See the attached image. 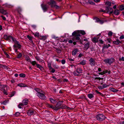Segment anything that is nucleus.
<instances>
[{"label":"nucleus","mask_w":124,"mask_h":124,"mask_svg":"<svg viewBox=\"0 0 124 124\" xmlns=\"http://www.w3.org/2000/svg\"><path fill=\"white\" fill-rule=\"evenodd\" d=\"M68 59L70 61L73 62L74 61V60L71 58H69Z\"/></svg>","instance_id":"nucleus-52"},{"label":"nucleus","mask_w":124,"mask_h":124,"mask_svg":"<svg viewBox=\"0 0 124 124\" xmlns=\"http://www.w3.org/2000/svg\"><path fill=\"white\" fill-rule=\"evenodd\" d=\"M31 64L33 65H34L35 64H36V62L35 61H32L31 62Z\"/></svg>","instance_id":"nucleus-43"},{"label":"nucleus","mask_w":124,"mask_h":124,"mask_svg":"<svg viewBox=\"0 0 124 124\" xmlns=\"http://www.w3.org/2000/svg\"><path fill=\"white\" fill-rule=\"evenodd\" d=\"M99 43H100L101 44H103L104 43V41H102V40L101 39H100L99 40Z\"/></svg>","instance_id":"nucleus-46"},{"label":"nucleus","mask_w":124,"mask_h":124,"mask_svg":"<svg viewBox=\"0 0 124 124\" xmlns=\"http://www.w3.org/2000/svg\"><path fill=\"white\" fill-rule=\"evenodd\" d=\"M115 59L113 58H107L103 60V61L106 63H108L109 65L113 63L115 61Z\"/></svg>","instance_id":"nucleus-1"},{"label":"nucleus","mask_w":124,"mask_h":124,"mask_svg":"<svg viewBox=\"0 0 124 124\" xmlns=\"http://www.w3.org/2000/svg\"><path fill=\"white\" fill-rule=\"evenodd\" d=\"M89 46H90V42H88L84 45V48L85 49V50L89 48Z\"/></svg>","instance_id":"nucleus-11"},{"label":"nucleus","mask_w":124,"mask_h":124,"mask_svg":"<svg viewBox=\"0 0 124 124\" xmlns=\"http://www.w3.org/2000/svg\"><path fill=\"white\" fill-rule=\"evenodd\" d=\"M124 38V35H122L119 38L120 39H122Z\"/></svg>","instance_id":"nucleus-56"},{"label":"nucleus","mask_w":124,"mask_h":124,"mask_svg":"<svg viewBox=\"0 0 124 124\" xmlns=\"http://www.w3.org/2000/svg\"><path fill=\"white\" fill-rule=\"evenodd\" d=\"M97 87L100 89H103L102 86H98Z\"/></svg>","instance_id":"nucleus-57"},{"label":"nucleus","mask_w":124,"mask_h":124,"mask_svg":"<svg viewBox=\"0 0 124 124\" xmlns=\"http://www.w3.org/2000/svg\"><path fill=\"white\" fill-rule=\"evenodd\" d=\"M105 4L108 6V7H110L111 6V3L109 1H107L106 2Z\"/></svg>","instance_id":"nucleus-26"},{"label":"nucleus","mask_w":124,"mask_h":124,"mask_svg":"<svg viewBox=\"0 0 124 124\" xmlns=\"http://www.w3.org/2000/svg\"><path fill=\"white\" fill-rule=\"evenodd\" d=\"M111 90L114 92H116L118 91V90H116V89L113 88H111Z\"/></svg>","instance_id":"nucleus-37"},{"label":"nucleus","mask_w":124,"mask_h":124,"mask_svg":"<svg viewBox=\"0 0 124 124\" xmlns=\"http://www.w3.org/2000/svg\"><path fill=\"white\" fill-rule=\"evenodd\" d=\"M39 38L41 40H45L46 38V36H40L39 37Z\"/></svg>","instance_id":"nucleus-20"},{"label":"nucleus","mask_w":124,"mask_h":124,"mask_svg":"<svg viewBox=\"0 0 124 124\" xmlns=\"http://www.w3.org/2000/svg\"><path fill=\"white\" fill-rule=\"evenodd\" d=\"M20 114V113L18 112H16L15 114V115L16 116H19Z\"/></svg>","instance_id":"nucleus-39"},{"label":"nucleus","mask_w":124,"mask_h":124,"mask_svg":"<svg viewBox=\"0 0 124 124\" xmlns=\"http://www.w3.org/2000/svg\"><path fill=\"white\" fill-rule=\"evenodd\" d=\"M50 100L52 103H55L56 102V101L52 98H50Z\"/></svg>","instance_id":"nucleus-22"},{"label":"nucleus","mask_w":124,"mask_h":124,"mask_svg":"<svg viewBox=\"0 0 124 124\" xmlns=\"http://www.w3.org/2000/svg\"><path fill=\"white\" fill-rule=\"evenodd\" d=\"M99 11L100 12H104L106 13V12L105 11V10H103L102 8H101L99 10Z\"/></svg>","instance_id":"nucleus-58"},{"label":"nucleus","mask_w":124,"mask_h":124,"mask_svg":"<svg viewBox=\"0 0 124 124\" xmlns=\"http://www.w3.org/2000/svg\"><path fill=\"white\" fill-rule=\"evenodd\" d=\"M61 104L59 102L57 103L56 105V106H55L56 107V108H58V109L60 108H59L58 107L61 106Z\"/></svg>","instance_id":"nucleus-29"},{"label":"nucleus","mask_w":124,"mask_h":124,"mask_svg":"<svg viewBox=\"0 0 124 124\" xmlns=\"http://www.w3.org/2000/svg\"><path fill=\"white\" fill-rule=\"evenodd\" d=\"M79 32L83 35H84L85 34V33L84 31H80Z\"/></svg>","instance_id":"nucleus-36"},{"label":"nucleus","mask_w":124,"mask_h":124,"mask_svg":"<svg viewBox=\"0 0 124 124\" xmlns=\"http://www.w3.org/2000/svg\"><path fill=\"white\" fill-rule=\"evenodd\" d=\"M3 67L4 69H8V67L6 66L3 65Z\"/></svg>","instance_id":"nucleus-49"},{"label":"nucleus","mask_w":124,"mask_h":124,"mask_svg":"<svg viewBox=\"0 0 124 124\" xmlns=\"http://www.w3.org/2000/svg\"><path fill=\"white\" fill-rule=\"evenodd\" d=\"M6 86V85H1L0 86V88H2V89H0V90H2V89H4L3 88H4Z\"/></svg>","instance_id":"nucleus-34"},{"label":"nucleus","mask_w":124,"mask_h":124,"mask_svg":"<svg viewBox=\"0 0 124 124\" xmlns=\"http://www.w3.org/2000/svg\"><path fill=\"white\" fill-rule=\"evenodd\" d=\"M77 52H78V49L77 48L75 49L72 52V54L74 55H75Z\"/></svg>","instance_id":"nucleus-17"},{"label":"nucleus","mask_w":124,"mask_h":124,"mask_svg":"<svg viewBox=\"0 0 124 124\" xmlns=\"http://www.w3.org/2000/svg\"><path fill=\"white\" fill-rule=\"evenodd\" d=\"M120 10H122L124 9V6L123 5H121L120 6Z\"/></svg>","instance_id":"nucleus-30"},{"label":"nucleus","mask_w":124,"mask_h":124,"mask_svg":"<svg viewBox=\"0 0 124 124\" xmlns=\"http://www.w3.org/2000/svg\"><path fill=\"white\" fill-rule=\"evenodd\" d=\"M36 66L37 68H39L41 70H43V67L39 64H36Z\"/></svg>","instance_id":"nucleus-25"},{"label":"nucleus","mask_w":124,"mask_h":124,"mask_svg":"<svg viewBox=\"0 0 124 124\" xmlns=\"http://www.w3.org/2000/svg\"><path fill=\"white\" fill-rule=\"evenodd\" d=\"M83 55L81 53H80V54L78 56V57H79V58H80Z\"/></svg>","instance_id":"nucleus-63"},{"label":"nucleus","mask_w":124,"mask_h":124,"mask_svg":"<svg viewBox=\"0 0 124 124\" xmlns=\"http://www.w3.org/2000/svg\"><path fill=\"white\" fill-rule=\"evenodd\" d=\"M18 86L21 87H25L26 86V85L23 84H18Z\"/></svg>","instance_id":"nucleus-27"},{"label":"nucleus","mask_w":124,"mask_h":124,"mask_svg":"<svg viewBox=\"0 0 124 124\" xmlns=\"http://www.w3.org/2000/svg\"><path fill=\"white\" fill-rule=\"evenodd\" d=\"M95 92L99 94L100 95L102 94L101 93L98 92L97 90H96L95 91Z\"/></svg>","instance_id":"nucleus-54"},{"label":"nucleus","mask_w":124,"mask_h":124,"mask_svg":"<svg viewBox=\"0 0 124 124\" xmlns=\"http://www.w3.org/2000/svg\"><path fill=\"white\" fill-rule=\"evenodd\" d=\"M88 97L90 99H91L94 97L93 94L90 93L87 95Z\"/></svg>","instance_id":"nucleus-23"},{"label":"nucleus","mask_w":124,"mask_h":124,"mask_svg":"<svg viewBox=\"0 0 124 124\" xmlns=\"http://www.w3.org/2000/svg\"><path fill=\"white\" fill-rule=\"evenodd\" d=\"M4 38L6 40L11 41V38H12V37L7 35H5L4 36Z\"/></svg>","instance_id":"nucleus-8"},{"label":"nucleus","mask_w":124,"mask_h":124,"mask_svg":"<svg viewBox=\"0 0 124 124\" xmlns=\"http://www.w3.org/2000/svg\"><path fill=\"white\" fill-rule=\"evenodd\" d=\"M19 76L21 77L24 78L25 77V75L23 73H21L20 74Z\"/></svg>","instance_id":"nucleus-33"},{"label":"nucleus","mask_w":124,"mask_h":124,"mask_svg":"<svg viewBox=\"0 0 124 124\" xmlns=\"http://www.w3.org/2000/svg\"><path fill=\"white\" fill-rule=\"evenodd\" d=\"M51 70H51L50 71L51 72H52L53 73H54L55 71L54 69L53 68H52V69H51Z\"/></svg>","instance_id":"nucleus-47"},{"label":"nucleus","mask_w":124,"mask_h":124,"mask_svg":"<svg viewBox=\"0 0 124 124\" xmlns=\"http://www.w3.org/2000/svg\"><path fill=\"white\" fill-rule=\"evenodd\" d=\"M108 71L107 70H106L105 71H103L102 72L103 74H105L106 73H107L108 72Z\"/></svg>","instance_id":"nucleus-51"},{"label":"nucleus","mask_w":124,"mask_h":124,"mask_svg":"<svg viewBox=\"0 0 124 124\" xmlns=\"http://www.w3.org/2000/svg\"><path fill=\"white\" fill-rule=\"evenodd\" d=\"M11 39L12 40L15 44H17L19 46V47L20 48L21 47V46L20 45L19 42L17 41L16 39L12 37V38H11Z\"/></svg>","instance_id":"nucleus-7"},{"label":"nucleus","mask_w":124,"mask_h":124,"mask_svg":"<svg viewBox=\"0 0 124 124\" xmlns=\"http://www.w3.org/2000/svg\"><path fill=\"white\" fill-rule=\"evenodd\" d=\"M106 8L105 10V11L106 12V13H109L110 14H111L113 13V10L112 8L109 7H107Z\"/></svg>","instance_id":"nucleus-3"},{"label":"nucleus","mask_w":124,"mask_h":124,"mask_svg":"<svg viewBox=\"0 0 124 124\" xmlns=\"http://www.w3.org/2000/svg\"><path fill=\"white\" fill-rule=\"evenodd\" d=\"M82 70L80 68H77L76 69V71H75L73 72L74 75L78 76L79 75V74L82 72Z\"/></svg>","instance_id":"nucleus-4"},{"label":"nucleus","mask_w":124,"mask_h":124,"mask_svg":"<svg viewBox=\"0 0 124 124\" xmlns=\"http://www.w3.org/2000/svg\"><path fill=\"white\" fill-rule=\"evenodd\" d=\"M73 36H81L79 33L78 31H74L72 34Z\"/></svg>","instance_id":"nucleus-10"},{"label":"nucleus","mask_w":124,"mask_h":124,"mask_svg":"<svg viewBox=\"0 0 124 124\" xmlns=\"http://www.w3.org/2000/svg\"><path fill=\"white\" fill-rule=\"evenodd\" d=\"M96 20L97 22H99L100 20V19L98 18H96Z\"/></svg>","instance_id":"nucleus-61"},{"label":"nucleus","mask_w":124,"mask_h":124,"mask_svg":"<svg viewBox=\"0 0 124 124\" xmlns=\"http://www.w3.org/2000/svg\"><path fill=\"white\" fill-rule=\"evenodd\" d=\"M7 102V101H3L2 103V104L4 105H5L6 104Z\"/></svg>","instance_id":"nucleus-64"},{"label":"nucleus","mask_w":124,"mask_h":124,"mask_svg":"<svg viewBox=\"0 0 124 124\" xmlns=\"http://www.w3.org/2000/svg\"><path fill=\"white\" fill-rule=\"evenodd\" d=\"M86 64L85 61L84 60L82 61V62H80L79 64H81L82 65H85Z\"/></svg>","instance_id":"nucleus-32"},{"label":"nucleus","mask_w":124,"mask_h":124,"mask_svg":"<svg viewBox=\"0 0 124 124\" xmlns=\"http://www.w3.org/2000/svg\"><path fill=\"white\" fill-rule=\"evenodd\" d=\"M48 67L49 68V69L50 70H51V69H52L53 68L51 66V64H48Z\"/></svg>","instance_id":"nucleus-41"},{"label":"nucleus","mask_w":124,"mask_h":124,"mask_svg":"<svg viewBox=\"0 0 124 124\" xmlns=\"http://www.w3.org/2000/svg\"><path fill=\"white\" fill-rule=\"evenodd\" d=\"M113 42L114 44L116 45H118L119 43H122V42L118 39H116L115 41H113Z\"/></svg>","instance_id":"nucleus-15"},{"label":"nucleus","mask_w":124,"mask_h":124,"mask_svg":"<svg viewBox=\"0 0 124 124\" xmlns=\"http://www.w3.org/2000/svg\"><path fill=\"white\" fill-rule=\"evenodd\" d=\"M108 86L106 84H104L102 86L103 88L106 87Z\"/></svg>","instance_id":"nucleus-53"},{"label":"nucleus","mask_w":124,"mask_h":124,"mask_svg":"<svg viewBox=\"0 0 124 124\" xmlns=\"http://www.w3.org/2000/svg\"><path fill=\"white\" fill-rule=\"evenodd\" d=\"M92 40V41L95 43H97L99 41V40H98V38H97L96 37H94L93 38Z\"/></svg>","instance_id":"nucleus-16"},{"label":"nucleus","mask_w":124,"mask_h":124,"mask_svg":"<svg viewBox=\"0 0 124 124\" xmlns=\"http://www.w3.org/2000/svg\"><path fill=\"white\" fill-rule=\"evenodd\" d=\"M45 93H37V94L38 97L42 100H45L46 99V97L44 95Z\"/></svg>","instance_id":"nucleus-5"},{"label":"nucleus","mask_w":124,"mask_h":124,"mask_svg":"<svg viewBox=\"0 0 124 124\" xmlns=\"http://www.w3.org/2000/svg\"><path fill=\"white\" fill-rule=\"evenodd\" d=\"M114 13L115 15H118L119 14V12L118 10L116 9L114 11Z\"/></svg>","instance_id":"nucleus-21"},{"label":"nucleus","mask_w":124,"mask_h":124,"mask_svg":"<svg viewBox=\"0 0 124 124\" xmlns=\"http://www.w3.org/2000/svg\"><path fill=\"white\" fill-rule=\"evenodd\" d=\"M34 113V111L31 109L29 110L27 112V114L29 116H31Z\"/></svg>","instance_id":"nucleus-12"},{"label":"nucleus","mask_w":124,"mask_h":124,"mask_svg":"<svg viewBox=\"0 0 124 124\" xmlns=\"http://www.w3.org/2000/svg\"><path fill=\"white\" fill-rule=\"evenodd\" d=\"M28 102V100L27 99H25L23 101L22 103L23 104V106L25 105H26L27 104Z\"/></svg>","instance_id":"nucleus-14"},{"label":"nucleus","mask_w":124,"mask_h":124,"mask_svg":"<svg viewBox=\"0 0 124 124\" xmlns=\"http://www.w3.org/2000/svg\"><path fill=\"white\" fill-rule=\"evenodd\" d=\"M112 34V33L111 32H109L108 33V35L109 36H111Z\"/></svg>","instance_id":"nucleus-48"},{"label":"nucleus","mask_w":124,"mask_h":124,"mask_svg":"<svg viewBox=\"0 0 124 124\" xmlns=\"http://www.w3.org/2000/svg\"><path fill=\"white\" fill-rule=\"evenodd\" d=\"M35 90L38 93H40L41 92H42V91L39 88H37L35 89Z\"/></svg>","instance_id":"nucleus-24"},{"label":"nucleus","mask_w":124,"mask_h":124,"mask_svg":"<svg viewBox=\"0 0 124 124\" xmlns=\"http://www.w3.org/2000/svg\"><path fill=\"white\" fill-rule=\"evenodd\" d=\"M34 36L35 37H39V33H37V32L35 33V34H34Z\"/></svg>","instance_id":"nucleus-35"},{"label":"nucleus","mask_w":124,"mask_h":124,"mask_svg":"<svg viewBox=\"0 0 124 124\" xmlns=\"http://www.w3.org/2000/svg\"><path fill=\"white\" fill-rule=\"evenodd\" d=\"M99 22L101 24H102L104 22L103 21L101 20H100V21H99Z\"/></svg>","instance_id":"nucleus-62"},{"label":"nucleus","mask_w":124,"mask_h":124,"mask_svg":"<svg viewBox=\"0 0 124 124\" xmlns=\"http://www.w3.org/2000/svg\"><path fill=\"white\" fill-rule=\"evenodd\" d=\"M0 12L4 15H6L7 14V13L6 10H4L3 9H0Z\"/></svg>","instance_id":"nucleus-19"},{"label":"nucleus","mask_w":124,"mask_h":124,"mask_svg":"<svg viewBox=\"0 0 124 124\" xmlns=\"http://www.w3.org/2000/svg\"><path fill=\"white\" fill-rule=\"evenodd\" d=\"M48 107H49L50 108H52L55 110H57L58 109V108H56V107H55L49 104H48Z\"/></svg>","instance_id":"nucleus-18"},{"label":"nucleus","mask_w":124,"mask_h":124,"mask_svg":"<svg viewBox=\"0 0 124 124\" xmlns=\"http://www.w3.org/2000/svg\"><path fill=\"white\" fill-rule=\"evenodd\" d=\"M23 106V104H22V103L19 104V105H18V107L20 108H22V107L21 106Z\"/></svg>","instance_id":"nucleus-40"},{"label":"nucleus","mask_w":124,"mask_h":124,"mask_svg":"<svg viewBox=\"0 0 124 124\" xmlns=\"http://www.w3.org/2000/svg\"><path fill=\"white\" fill-rule=\"evenodd\" d=\"M15 94V92H13L11 94H10V96L12 97Z\"/></svg>","instance_id":"nucleus-59"},{"label":"nucleus","mask_w":124,"mask_h":124,"mask_svg":"<svg viewBox=\"0 0 124 124\" xmlns=\"http://www.w3.org/2000/svg\"><path fill=\"white\" fill-rule=\"evenodd\" d=\"M67 108V107L65 105H63L62 107V109L66 108Z\"/></svg>","instance_id":"nucleus-38"},{"label":"nucleus","mask_w":124,"mask_h":124,"mask_svg":"<svg viewBox=\"0 0 124 124\" xmlns=\"http://www.w3.org/2000/svg\"><path fill=\"white\" fill-rule=\"evenodd\" d=\"M65 60L64 59H63L62 60L61 62L62 64H64L65 63Z\"/></svg>","instance_id":"nucleus-44"},{"label":"nucleus","mask_w":124,"mask_h":124,"mask_svg":"<svg viewBox=\"0 0 124 124\" xmlns=\"http://www.w3.org/2000/svg\"><path fill=\"white\" fill-rule=\"evenodd\" d=\"M108 47V46L107 45L104 44L103 47V49H104L106 48H107Z\"/></svg>","instance_id":"nucleus-31"},{"label":"nucleus","mask_w":124,"mask_h":124,"mask_svg":"<svg viewBox=\"0 0 124 124\" xmlns=\"http://www.w3.org/2000/svg\"><path fill=\"white\" fill-rule=\"evenodd\" d=\"M97 120L100 121H102L104 120L106 117L102 114H99L96 116Z\"/></svg>","instance_id":"nucleus-2"},{"label":"nucleus","mask_w":124,"mask_h":124,"mask_svg":"<svg viewBox=\"0 0 124 124\" xmlns=\"http://www.w3.org/2000/svg\"><path fill=\"white\" fill-rule=\"evenodd\" d=\"M27 38L29 39L30 40H32L31 38V37H30L29 35H27Z\"/></svg>","instance_id":"nucleus-45"},{"label":"nucleus","mask_w":124,"mask_h":124,"mask_svg":"<svg viewBox=\"0 0 124 124\" xmlns=\"http://www.w3.org/2000/svg\"><path fill=\"white\" fill-rule=\"evenodd\" d=\"M22 56V55L20 53L18 55L17 58H20Z\"/></svg>","instance_id":"nucleus-42"},{"label":"nucleus","mask_w":124,"mask_h":124,"mask_svg":"<svg viewBox=\"0 0 124 124\" xmlns=\"http://www.w3.org/2000/svg\"><path fill=\"white\" fill-rule=\"evenodd\" d=\"M1 16L2 18V19L4 20H6V18L4 16Z\"/></svg>","instance_id":"nucleus-60"},{"label":"nucleus","mask_w":124,"mask_h":124,"mask_svg":"<svg viewBox=\"0 0 124 124\" xmlns=\"http://www.w3.org/2000/svg\"><path fill=\"white\" fill-rule=\"evenodd\" d=\"M41 6L44 11H46L47 10V7L46 5L42 4L41 5Z\"/></svg>","instance_id":"nucleus-9"},{"label":"nucleus","mask_w":124,"mask_h":124,"mask_svg":"<svg viewBox=\"0 0 124 124\" xmlns=\"http://www.w3.org/2000/svg\"><path fill=\"white\" fill-rule=\"evenodd\" d=\"M3 92L4 93V94H5L6 95L8 94L6 91V90H5L4 89H3Z\"/></svg>","instance_id":"nucleus-50"},{"label":"nucleus","mask_w":124,"mask_h":124,"mask_svg":"<svg viewBox=\"0 0 124 124\" xmlns=\"http://www.w3.org/2000/svg\"><path fill=\"white\" fill-rule=\"evenodd\" d=\"M6 56L8 58H10L9 56L7 53H5Z\"/></svg>","instance_id":"nucleus-55"},{"label":"nucleus","mask_w":124,"mask_h":124,"mask_svg":"<svg viewBox=\"0 0 124 124\" xmlns=\"http://www.w3.org/2000/svg\"><path fill=\"white\" fill-rule=\"evenodd\" d=\"M89 63L92 66H94L96 62L95 60L92 58H91L89 60Z\"/></svg>","instance_id":"nucleus-6"},{"label":"nucleus","mask_w":124,"mask_h":124,"mask_svg":"<svg viewBox=\"0 0 124 124\" xmlns=\"http://www.w3.org/2000/svg\"><path fill=\"white\" fill-rule=\"evenodd\" d=\"M74 37L72 38V39L73 40H77L78 41L80 40V38L79 36H73Z\"/></svg>","instance_id":"nucleus-13"},{"label":"nucleus","mask_w":124,"mask_h":124,"mask_svg":"<svg viewBox=\"0 0 124 124\" xmlns=\"http://www.w3.org/2000/svg\"><path fill=\"white\" fill-rule=\"evenodd\" d=\"M25 60L28 62H31L29 56H27L25 58Z\"/></svg>","instance_id":"nucleus-28"}]
</instances>
